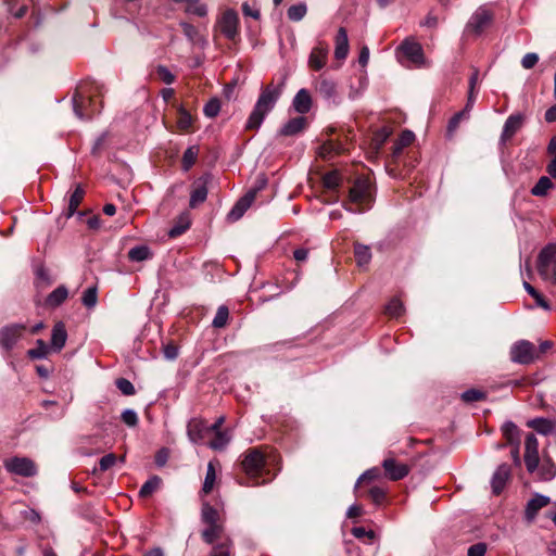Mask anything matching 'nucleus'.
<instances>
[{"instance_id": "f257e3e1", "label": "nucleus", "mask_w": 556, "mask_h": 556, "mask_svg": "<svg viewBox=\"0 0 556 556\" xmlns=\"http://www.w3.org/2000/svg\"><path fill=\"white\" fill-rule=\"evenodd\" d=\"M104 86L97 81H88L78 87L73 96V111L79 119H89L92 115L100 111L102 102L99 104L94 100L96 97H102Z\"/></svg>"}, {"instance_id": "f03ea898", "label": "nucleus", "mask_w": 556, "mask_h": 556, "mask_svg": "<svg viewBox=\"0 0 556 556\" xmlns=\"http://www.w3.org/2000/svg\"><path fill=\"white\" fill-rule=\"evenodd\" d=\"M285 87V80L278 85L268 84L262 87L258 99L247 121V129H258L265 117L271 112L279 100Z\"/></svg>"}, {"instance_id": "7ed1b4c3", "label": "nucleus", "mask_w": 556, "mask_h": 556, "mask_svg": "<svg viewBox=\"0 0 556 556\" xmlns=\"http://www.w3.org/2000/svg\"><path fill=\"white\" fill-rule=\"evenodd\" d=\"M349 200L352 204L356 206L354 207L352 205L343 204L345 211L353 214H359L365 212L368 208L367 204L370 201L369 181L364 178L356 179L354 185L350 189Z\"/></svg>"}, {"instance_id": "20e7f679", "label": "nucleus", "mask_w": 556, "mask_h": 556, "mask_svg": "<svg viewBox=\"0 0 556 556\" xmlns=\"http://www.w3.org/2000/svg\"><path fill=\"white\" fill-rule=\"evenodd\" d=\"M397 50L406 58L408 67L424 68L430 66V62L425 58L421 45L414 38H406Z\"/></svg>"}, {"instance_id": "39448f33", "label": "nucleus", "mask_w": 556, "mask_h": 556, "mask_svg": "<svg viewBox=\"0 0 556 556\" xmlns=\"http://www.w3.org/2000/svg\"><path fill=\"white\" fill-rule=\"evenodd\" d=\"M538 271L544 280L556 285V244H547L538 256Z\"/></svg>"}, {"instance_id": "423d86ee", "label": "nucleus", "mask_w": 556, "mask_h": 556, "mask_svg": "<svg viewBox=\"0 0 556 556\" xmlns=\"http://www.w3.org/2000/svg\"><path fill=\"white\" fill-rule=\"evenodd\" d=\"M494 13L486 5H480L468 20L465 31L475 36H480L492 23Z\"/></svg>"}, {"instance_id": "0eeeda50", "label": "nucleus", "mask_w": 556, "mask_h": 556, "mask_svg": "<svg viewBox=\"0 0 556 556\" xmlns=\"http://www.w3.org/2000/svg\"><path fill=\"white\" fill-rule=\"evenodd\" d=\"M313 84L316 92H318V94L327 102L336 105L340 103L338 85L334 79L325 74H321L315 79Z\"/></svg>"}, {"instance_id": "6e6552de", "label": "nucleus", "mask_w": 556, "mask_h": 556, "mask_svg": "<svg viewBox=\"0 0 556 556\" xmlns=\"http://www.w3.org/2000/svg\"><path fill=\"white\" fill-rule=\"evenodd\" d=\"M3 466L10 473L25 478L34 477L37 473L35 463L27 457H11L4 460Z\"/></svg>"}, {"instance_id": "1a4fd4ad", "label": "nucleus", "mask_w": 556, "mask_h": 556, "mask_svg": "<svg viewBox=\"0 0 556 556\" xmlns=\"http://www.w3.org/2000/svg\"><path fill=\"white\" fill-rule=\"evenodd\" d=\"M241 465L243 470L250 478L256 479L261 475L265 466L264 455L257 448L249 450L245 453L241 462Z\"/></svg>"}, {"instance_id": "9d476101", "label": "nucleus", "mask_w": 556, "mask_h": 556, "mask_svg": "<svg viewBox=\"0 0 556 556\" xmlns=\"http://www.w3.org/2000/svg\"><path fill=\"white\" fill-rule=\"evenodd\" d=\"M25 326L22 324H12L0 329V348L9 353L14 349L23 337Z\"/></svg>"}, {"instance_id": "9b49d317", "label": "nucleus", "mask_w": 556, "mask_h": 556, "mask_svg": "<svg viewBox=\"0 0 556 556\" xmlns=\"http://www.w3.org/2000/svg\"><path fill=\"white\" fill-rule=\"evenodd\" d=\"M535 358V346L527 341L520 340L510 349V359L518 364H530Z\"/></svg>"}, {"instance_id": "f8f14e48", "label": "nucleus", "mask_w": 556, "mask_h": 556, "mask_svg": "<svg viewBox=\"0 0 556 556\" xmlns=\"http://www.w3.org/2000/svg\"><path fill=\"white\" fill-rule=\"evenodd\" d=\"M220 33L229 40H233L238 35L239 16L238 13L232 10H226L218 21Z\"/></svg>"}, {"instance_id": "ddd939ff", "label": "nucleus", "mask_w": 556, "mask_h": 556, "mask_svg": "<svg viewBox=\"0 0 556 556\" xmlns=\"http://www.w3.org/2000/svg\"><path fill=\"white\" fill-rule=\"evenodd\" d=\"M525 463L529 472H534L539 467V442L534 434L529 433L525 442Z\"/></svg>"}, {"instance_id": "4468645a", "label": "nucleus", "mask_w": 556, "mask_h": 556, "mask_svg": "<svg viewBox=\"0 0 556 556\" xmlns=\"http://www.w3.org/2000/svg\"><path fill=\"white\" fill-rule=\"evenodd\" d=\"M329 48L323 42L318 41V43L312 49L308 56V66L313 71L323 70L328 61Z\"/></svg>"}, {"instance_id": "2eb2a0df", "label": "nucleus", "mask_w": 556, "mask_h": 556, "mask_svg": "<svg viewBox=\"0 0 556 556\" xmlns=\"http://www.w3.org/2000/svg\"><path fill=\"white\" fill-rule=\"evenodd\" d=\"M210 175H204L198 178L193 184V189L191 191L189 201V205L191 208L197 207L199 204L203 203L206 200L208 193L207 185L210 182Z\"/></svg>"}, {"instance_id": "dca6fc26", "label": "nucleus", "mask_w": 556, "mask_h": 556, "mask_svg": "<svg viewBox=\"0 0 556 556\" xmlns=\"http://www.w3.org/2000/svg\"><path fill=\"white\" fill-rule=\"evenodd\" d=\"M386 476L392 480L397 481L405 478L409 473V467L406 464L399 463L393 457H388L382 462Z\"/></svg>"}, {"instance_id": "f3484780", "label": "nucleus", "mask_w": 556, "mask_h": 556, "mask_svg": "<svg viewBox=\"0 0 556 556\" xmlns=\"http://www.w3.org/2000/svg\"><path fill=\"white\" fill-rule=\"evenodd\" d=\"M525 117L522 114H513L507 117L503 126L502 135L500 138L501 144L511 139L517 131L522 127Z\"/></svg>"}, {"instance_id": "a211bd4d", "label": "nucleus", "mask_w": 556, "mask_h": 556, "mask_svg": "<svg viewBox=\"0 0 556 556\" xmlns=\"http://www.w3.org/2000/svg\"><path fill=\"white\" fill-rule=\"evenodd\" d=\"M551 503V498L546 495L536 493L533 497H531L525 509V519L528 522L534 521L538 513L547 506Z\"/></svg>"}, {"instance_id": "6ab92c4d", "label": "nucleus", "mask_w": 556, "mask_h": 556, "mask_svg": "<svg viewBox=\"0 0 556 556\" xmlns=\"http://www.w3.org/2000/svg\"><path fill=\"white\" fill-rule=\"evenodd\" d=\"M257 190H251L248 193H245L230 210L228 213V219L231 222H236L240 219L245 211L251 206L253 203Z\"/></svg>"}, {"instance_id": "aec40b11", "label": "nucleus", "mask_w": 556, "mask_h": 556, "mask_svg": "<svg viewBox=\"0 0 556 556\" xmlns=\"http://www.w3.org/2000/svg\"><path fill=\"white\" fill-rule=\"evenodd\" d=\"M509 477L510 467L507 464H502L496 468L491 480L492 491L495 495H498L504 490Z\"/></svg>"}, {"instance_id": "412c9836", "label": "nucleus", "mask_w": 556, "mask_h": 556, "mask_svg": "<svg viewBox=\"0 0 556 556\" xmlns=\"http://www.w3.org/2000/svg\"><path fill=\"white\" fill-rule=\"evenodd\" d=\"M293 109L300 114H306L312 109V97L307 89H300L292 101Z\"/></svg>"}, {"instance_id": "4be33fe9", "label": "nucleus", "mask_w": 556, "mask_h": 556, "mask_svg": "<svg viewBox=\"0 0 556 556\" xmlns=\"http://www.w3.org/2000/svg\"><path fill=\"white\" fill-rule=\"evenodd\" d=\"M527 426L543 435L556 432V420L554 419L534 418L529 420Z\"/></svg>"}, {"instance_id": "5701e85b", "label": "nucleus", "mask_w": 556, "mask_h": 556, "mask_svg": "<svg viewBox=\"0 0 556 556\" xmlns=\"http://www.w3.org/2000/svg\"><path fill=\"white\" fill-rule=\"evenodd\" d=\"M67 331L65 325L62 321L56 323L53 326L51 333V349L55 352H60L66 343Z\"/></svg>"}, {"instance_id": "b1692460", "label": "nucleus", "mask_w": 556, "mask_h": 556, "mask_svg": "<svg viewBox=\"0 0 556 556\" xmlns=\"http://www.w3.org/2000/svg\"><path fill=\"white\" fill-rule=\"evenodd\" d=\"M349 54V38L344 27H340L336 36L334 56L344 60Z\"/></svg>"}, {"instance_id": "393cba45", "label": "nucleus", "mask_w": 556, "mask_h": 556, "mask_svg": "<svg viewBox=\"0 0 556 556\" xmlns=\"http://www.w3.org/2000/svg\"><path fill=\"white\" fill-rule=\"evenodd\" d=\"M207 431V426L202 420L193 419L188 424V435L193 443H200Z\"/></svg>"}, {"instance_id": "a878e982", "label": "nucleus", "mask_w": 556, "mask_h": 556, "mask_svg": "<svg viewBox=\"0 0 556 556\" xmlns=\"http://www.w3.org/2000/svg\"><path fill=\"white\" fill-rule=\"evenodd\" d=\"M306 125V118L303 116L294 117L289 119L283 127L281 128L280 132L283 136H294L301 132Z\"/></svg>"}, {"instance_id": "bb28decb", "label": "nucleus", "mask_w": 556, "mask_h": 556, "mask_svg": "<svg viewBox=\"0 0 556 556\" xmlns=\"http://www.w3.org/2000/svg\"><path fill=\"white\" fill-rule=\"evenodd\" d=\"M201 519L206 526L223 523L218 510L208 503L202 504Z\"/></svg>"}, {"instance_id": "cd10ccee", "label": "nucleus", "mask_w": 556, "mask_h": 556, "mask_svg": "<svg viewBox=\"0 0 556 556\" xmlns=\"http://www.w3.org/2000/svg\"><path fill=\"white\" fill-rule=\"evenodd\" d=\"M502 432L510 445H520V431L513 421H506L502 427Z\"/></svg>"}, {"instance_id": "c85d7f7f", "label": "nucleus", "mask_w": 556, "mask_h": 556, "mask_svg": "<svg viewBox=\"0 0 556 556\" xmlns=\"http://www.w3.org/2000/svg\"><path fill=\"white\" fill-rule=\"evenodd\" d=\"M68 296V291L66 287L59 286L56 289H54L46 300V303L50 307H56L61 305Z\"/></svg>"}, {"instance_id": "c756f323", "label": "nucleus", "mask_w": 556, "mask_h": 556, "mask_svg": "<svg viewBox=\"0 0 556 556\" xmlns=\"http://www.w3.org/2000/svg\"><path fill=\"white\" fill-rule=\"evenodd\" d=\"M223 531H224L223 523L210 525L202 531V533H201L202 540L206 544H213L215 542V540H217L222 536Z\"/></svg>"}, {"instance_id": "7c9ffc66", "label": "nucleus", "mask_w": 556, "mask_h": 556, "mask_svg": "<svg viewBox=\"0 0 556 556\" xmlns=\"http://www.w3.org/2000/svg\"><path fill=\"white\" fill-rule=\"evenodd\" d=\"M214 433H215V437L210 442V447L215 451L224 450L231 440L230 431L229 430H220V431H216Z\"/></svg>"}, {"instance_id": "2f4dec72", "label": "nucleus", "mask_w": 556, "mask_h": 556, "mask_svg": "<svg viewBox=\"0 0 556 556\" xmlns=\"http://www.w3.org/2000/svg\"><path fill=\"white\" fill-rule=\"evenodd\" d=\"M554 187L552 180L547 176H542L531 189V194L534 197H545L548 191Z\"/></svg>"}, {"instance_id": "473e14b6", "label": "nucleus", "mask_w": 556, "mask_h": 556, "mask_svg": "<svg viewBox=\"0 0 556 556\" xmlns=\"http://www.w3.org/2000/svg\"><path fill=\"white\" fill-rule=\"evenodd\" d=\"M152 257V252L147 245H137L128 251V258L132 262H142Z\"/></svg>"}, {"instance_id": "72a5a7b5", "label": "nucleus", "mask_w": 556, "mask_h": 556, "mask_svg": "<svg viewBox=\"0 0 556 556\" xmlns=\"http://www.w3.org/2000/svg\"><path fill=\"white\" fill-rule=\"evenodd\" d=\"M162 480L159 476H153L148 479L139 490V495L141 497H148L152 495L156 490H159Z\"/></svg>"}, {"instance_id": "f704fd0d", "label": "nucleus", "mask_w": 556, "mask_h": 556, "mask_svg": "<svg viewBox=\"0 0 556 556\" xmlns=\"http://www.w3.org/2000/svg\"><path fill=\"white\" fill-rule=\"evenodd\" d=\"M177 113V127L182 131H188L193 124L192 115L182 105H179Z\"/></svg>"}, {"instance_id": "c9c22d12", "label": "nucleus", "mask_w": 556, "mask_h": 556, "mask_svg": "<svg viewBox=\"0 0 556 556\" xmlns=\"http://www.w3.org/2000/svg\"><path fill=\"white\" fill-rule=\"evenodd\" d=\"M85 195V191L81 188V186H76L75 190L70 197L68 201V216H72L76 210L78 208L79 204L81 203Z\"/></svg>"}, {"instance_id": "e433bc0d", "label": "nucleus", "mask_w": 556, "mask_h": 556, "mask_svg": "<svg viewBox=\"0 0 556 556\" xmlns=\"http://www.w3.org/2000/svg\"><path fill=\"white\" fill-rule=\"evenodd\" d=\"M354 254L358 266H365L371 260V252L367 245L356 244Z\"/></svg>"}, {"instance_id": "4c0bfd02", "label": "nucleus", "mask_w": 556, "mask_h": 556, "mask_svg": "<svg viewBox=\"0 0 556 556\" xmlns=\"http://www.w3.org/2000/svg\"><path fill=\"white\" fill-rule=\"evenodd\" d=\"M215 480H216L215 467H214L213 463L210 462L207 465V470H206L204 483L202 486V492L204 494H208L213 490Z\"/></svg>"}, {"instance_id": "58836bf2", "label": "nucleus", "mask_w": 556, "mask_h": 556, "mask_svg": "<svg viewBox=\"0 0 556 556\" xmlns=\"http://www.w3.org/2000/svg\"><path fill=\"white\" fill-rule=\"evenodd\" d=\"M307 12V8L304 3H298L291 5L288 11L287 15L290 21L299 22L301 21Z\"/></svg>"}, {"instance_id": "ea45409f", "label": "nucleus", "mask_w": 556, "mask_h": 556, "mask_svg": "<svg viewBox=\"0 0 556 556\" xmlns=\"http://www.w3.org/2000/svg\"><path fill=\"white\" fill-rule=\"evenodd\" d=\"M228 317H229L228 307L225 305H220L217 308L216 315L213 319V323H212L213 327L224 328L227 325Z\"/></svg>"}, {"instance_id": "a19ab883", "label": "nucleus", "mask_w": 556, "mask_h": 556, "mask_svg": "<svg viewBox=\"0 0 556 556\" xmlns=\"http://www.w3.org/2000/svg\"><path fill=\"white\" fill-rule=\"evenodd\" d=\"M323 182L325 188L336 190L341 184V176L337 170L329 172L325 174Z\"/></svg>"}, {"instance_id": "79ce46f5", "label": "nucleus", "mask_w": 556, "mask_h": 556, "mask_svg": "<svg viewBox=\"0 0 556 556\" xmlns=\"http://www.w3.org/2000/svg\"><path fill=\"white\" fill-rule=\"evenodd\" d=\"M49 348L43 340H37V346L28 351V356L33 359H42L48 355Z\"/></svg>"}, {"instance_id": "37998d69", "label": "nucleus", "mask_w": 556, "mask_h": 556, "mask_svg": "<svg viewBox=\"0 0 556 556\" xmlns=\"http://www.w3.org/2000/svg\"><path fill=\"white\" fill-rule=\"evenodd\" d=\"M81 302L88 308L94 307L98 302L97 288L89 287L86 289L83 293Z\"/></svg>"}, {"instance_id": "c03bdc74", "label": "nucleus", "mask_w": 556, "mask_h": 556, "mask_svg": "<svg viewBox=\"0 0 556 556\" xmlns=\"http://www.w3.org/2000/svg\"><path fill=\"white\" fill-rule=\"evenodd\" d=\"M198 156V149L195 147H189L182 155V168L189 170L195 163Z\"/></svg>"}, {"instance_id": "a18cd8bd", "label": "nucleus", "mask_w": 556, "mask_h": 556, "mask_svg": "<svg viewBox=\"0 0 556 556\" xmlns=\"http://www.w3.org/2000/svg\"><path fill=\"white\" fill-rule=\"evenodd\" d=\"M403 311V303L397 298L392 299L386 306V313L390 317H399L402 315Z\"/></svg>"}, {"instance_id": "49530a36", "label": "nucleus", "mask_w": 556, "mask_h": 556, "mask_svg": "<svg viewBox=\"0 0 556 556\" xmlns=\"http://www.w3.org/2000/svg\"><path fill=\"white\" fill-rule=\"evenodd\" d=\"M556 476V466L551 460L544 462L540 467L541 479L548 481Z\"/></svg>"}, {"instance_id": "de8ad7c7", "label": "nucleus", "mask_w": 556, "mask_h": 556, "mask_svg": "<svg viewBox=\"0 0 556 556\" xmlns=\"http://www.w3.org/2000/svg\"><path fill=\"white\" fill-rule=\"evenodd\" d=\"M231 541L227 540L226 542L214 545L213 551L208 556H232L231 553Z\"/></svg>"}, {"instance_id": "09e8293b", "label": "nucleus", "mask_w": 556, "mask_h": 556, "mask_svg": "<svg viewBox=\"0 0 556 556\" xmlns=\"http://www.w3.org/2000/svg\"><path fill=\"white\" fill-rule=\"evenodd\" d=\"M219 111L220 101L217 98L211 99L203 108L204 115L210 118L217 116Z\"/></svg>"}, {"instance_id": "8fccbe9b", "label": "nucleus", "mask_w": 556, "mask_h": 556, "mask_svg": "<svg viewBox=\"0 0 556 556\" xmlns=\"http://www.w3.org/2000/svg\"><path fill=\"white\" fill-rule=\"evenodd\" d=\"M115 384L124 395L130 396L136 393L134 384L126 378H118Z\"/></svg>"}, {"instance_id": "3c124183", "label": "nucleus", "mask_w": 556, "mask_h": 556, "mask_svg": "<svg viewBox=\"0 0 556 556\" xmlns=\"http://www.w3.org/2000/svg\"><path fill=\"white\" fill-rule=\"evenodd\" d=\"M156 75L160 80L163 83L170 85L175 81V75L164 65H159L156 67Z\"/></svg>"}, {"instance_id": "603ef678", "label": "nucleus", "mask_w": 556, "mask_h": 556, "mask_svg": "<svg viewBox=\"0 0 556 556\" xmlns=\"http://www.w3.org/2000/svg\"><path fill=\"white\" fill-rule=\"evenodd\" d=\"M117 457L113 453H109L100 458L99 460V469L101 471H106L111 469L116 464Z\"/></svg>"}, {"instance_id": "864d4df0", "label": "nucleus", "mask_w": 556, "mask_h": 556, "mask_svg": "<svg viewBox=\"0 0 556 556\" xmlns=\"http://www.w3.org/2000/svg\"><path fill=\"white\" fill-rule=\"evenodd\" d=\"M414 139L415 135L413 131L404 130L396 142V150H401L402 148L409 146Z\"/></svg>"}, {"instance_id": "5fc2aeb1", "label": "nucleus", "mask_w": 556, "mask_h": 556, "mask_svg": "<svg viewBox=\"0 0 556 556\" xmlns=\"http://www.w3.org/2000/svg\"><path fill=\"white\" fill-rule=\"evenodd\" d=\"M122 420L129 427H135L138 424V416L134 409L127 408L122 413Z\"/></svg>"}, {"instance_id": "6e6d98bb", "label": "nucleus", "mask_w": 556, "mask_h": 556, "mask_svg": "<svg viewBox=\"0 0 556 556\" xmlns=\"http://www.w3.org/2000/svg\"><path fill=\"white\" fill-rule=\"evenodd\" d=\"M483 397H484L483 392L476 390V389H469V390L463 392V394H462V399L468 403L480 401Z\"/></svg>"}, {"instance_id": "4d7b16f0", "label": "nucleus", "mask_w": 556, "mask_h": 556, "mask_svg": "<svg viewBox=\"0 0 556 556\" xmlns=\"http://www.w3.org/2000/svg\"><path fill=\"white\" fill-rule=\"evenodd\" d=\"M369 496L372 500V502L377 505L381 504L386 497V492L383 489L379 486H372L369 490Z\"/></svg>"}, {"instance_id": "13d9d810", "label": "nucleus", "mask_w": 556, "mask_h": 556, "mask_svg": "<svg viewBox=\"0 0 556 556\" xmlns=\"http://www.w3.org/2000/svg\"><path fill=\"white\" fill-rule=\"evenodd\" d=\"M485 553H486V544L480 542V543H476V544L471 545L468 548L467 555L468 556H485Z\"/></svg>"}, {"instance_id": "bf43d9fd", "label": "nucleus", "mask_w": 556, "mask_h": 556, "mask_svg": "<svg viewBox=\"0 0 556 556\" xmlns=\"http://www.w3.org/2000/svg\"><path fill=\"white\" fill-rule=\"evenodd\" d=\"M180 26L182 28V31L185 34V36L190 40V41H194L197 36H198V30L197 28L189 24V23H186V22H182L180 23Z\"/></svg>"}, {"instance_id": "052dcab7", "label": "nucleus", "mask_w": 556, "mask_h": 556, "mask_svg": "<svg viewBox=\"0 0 556 556\" xmlns=\"http://www.w3.org/2000/svg\"><path fill=\"white\" fill-rule=\"evenodd\" d=\"M352 534L356 539L368 538L372 540L375 538V532L372 530H366L364 527H354L352 529Z\"/></svg>"}, {"instance_id": "680f3d73", "label": "nucleus", "mask_w": 556, "mask_h": 556, "mask_svg": "<svg viewBox=\"0 0 556 556\" xmlns=\"http://www.w3.org/2000/svg\"><path fill=\"white\" fill-rule=\"evenodd\" d=\"M539 61V56L536 53H527L522 60L521 64L525 68L530 70Z\"/></svg>"}, {"instance_id": "e2e57ef3", "label": "nucleus", "mask_w": 556, "mask_h": 556, "mask_svg": "<svg viewBox=\"0 0 556 556\" xmlns=\"http://www.w3.org/2000/svg\"><path fill=\"white\" fill-rule=\"evenodd\" d=\"M378 477V469L374 468V469H369L367 471H365L358 479H357V482H356V486L363 481V480H372L375 478Z\"/></svg>"}, {"instance_id": "0e129e2a", "label": "nucleus", "mask_w": 556, "mask_h": 556, "mask_svg": "<svg viewBox=\"0 0 556 556\" xmlns=\"http://www.w3.org/2000/svg\"><path fill=\"white\" fill-rule=\"evenodd\" d=\"M369 61V49L368 47L364 46L361 49L359 55H358V63L365 67L368 64Z\"/></svg>"}, {"instance_id": "69168bd1", "label": "nucleus", "mask_w": 556, "mask_h": 556, "mask_svg": "<svg viewBox=\"0 0 556 556\" xmlns=\"http://www.w3.org/2000/svg\"><path fill=\"white\" fill-rule=\"evenodd\" d=\"M464 116H465V111H463V112H459V113L455 114V115L451 118V121H450V123H448V130H450V131H453L454 129H456V128L458 127V124H459L460 119H462Z\"/></svg>"}, {"instance_id": "338daca9", "label": "nucleus", "mask_w": 556, "mask_h": 556, "mask_svg": "<svg viewBox=\"0 0 556 556\" xmlns=\"http://www.w3.org/2000/svg\"><path fill=\"white\" fill-rule=\"evenodd\" d=\"M544 117L547 123L556 122V103L546 110Z\"/></svg>"}, {"instance_id": "774afa93", "label": "nucleus", "mask_w": 556, "mask_h": 556, "mask_svg": "<svg viewBox=\"0 0 556 556\" xmlns=\"http://www.w3.org/2000/svg\"><path fill=\"white\" fill-rule=\"evenodd\" d=\"M552 156L553 159L547 164L546 170L552 178L556 179V154Z\"/></svg>"}]
</instances>
